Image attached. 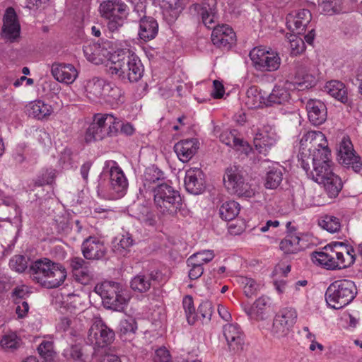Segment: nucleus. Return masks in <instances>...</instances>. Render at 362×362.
<instances>
[{"instance_id": "13", "label": "nucleus", "mask_w": 362, "mask_h": 362, "mask_svg": "<svg viewBox=\"0 0 362 362\" xmlns=\"http://www.w3.org/2000/svg\"><path fill=\"white\" fill-rule=\"evenodd\" d=\"M331 156L319 158H312L308 164V165L299 163L301 168L305 171L308 177L311 178L315 182L321 184L325 178L333 173L332 168Z\"/></svg>"}, {"instance_id": "22", "label": "nucleus", "mask_w": 362, "mask_h": 362, "mask_svg": "<svg viewBox=\"0 0 362 362\" xmlns=\"http://www.w3.org/2000/svg\"><path fill=\"white\" fill-rule=\"evenodd\" d=\"M223 332L230 351L235 352L243 349L244 334L238 325L227 324L223 326Z\"/></svg>"}, {"instance_id": "26", "label": "nucleus", "mask_w": 362, "mask_h": 362, "mask_svg": "<svg viewBox=\"0 0 362 362\" xmlns=\"http://www.w3.org/2000/svg\"><path fill=\"white\" fill-rule=\"evenodd\" d=\"M216 0H207L202 4H197L196 8L202 17L204 25L209 29L216 28V21L218 19Z\"/></svg>"}, {"instance_id": "58", "label": "nucleus", "mask_w": 362, "mask_h": 362, "mask_svg": "<svg viewBox=\"0 0 362 362\" xmlns=\"http://www.w3.org/2000/svg\"><path fill=\"white\" fill-rule=\"evenodd\" d=\"M37 351L42 358L46 361H51L54 356L53 343L51 341H42L38 346Z\"/></svg>"}, {"instance_id": "61", "label": "nucleus", "mask_w": 362, "mask_h": 362, "mask_svg": "<svg viewBox=\"0 0 362 362\" xmlns=\"http://www.w3.org/2000/svg\"><path fill=\"white\" fill-rule=\"evenodd\" d=\"M153 359L155 362H170L171 356L165 347H160L156 350Z\"/></svg>"}, {"instance_id": "45", "label": "nucleus", "mask_w": 362, "mask_h": 362, "mask_svg": "<svg viewBox=\"0 0 362 362\" xmlns=\"http://www.w3.org/2000/svg\"><path fill=\"white\" fill-rule=\"evenodd\" d=\"M31 114L37 119H42L52 114L53 110L51 105L42 100H36L31 104Z\"/></svg>"}, {"instance_id": "14", "label": "nucleus", "mask_w": 362, "mask_h": 362, "mask_svg": "<svg viewBox=\"0 0 362 362\" xmlns=\"http://www.w3.org/2000/svg\"><path fill=\"white\" fill-rule=\"evenodd\" d=\"M339 156L340 163L346 168L351 169L354 173L362 171V158L354 151L353 144L349 139L344 138L341 141Z\"/></svg>"}, {"instance_id": "39", "label": "nucleus", "mask_w": 362, "mask_h": 362, "mask_svg": "<svg viewBox=\"0 0 362 362\" xmlns=\"http://www.w3.org/2000/svg\"><path fill=\"white\" fill-rule=\"evenodd\" d=\"M22 341L15 332L5 333L0 341V346L5 351L13 352L21 345Z\"/></svg>"}, {"instance_id": "30", "label": "nucleus", "mask_w": 362, "mask_h": 362, "mask_svg": "<svg viewBox=\"0 0 362 362\" xmlns=\"http://www.w3.org/2000/svg\"><path fill=\"white\" fill-rule=\"evenodd\" d=\"M163 172L154 165L147 168L143 175V187H140V192H153L157 185H160L158 182L163 178Z\"/></svg>"}, {"instance_id": "8", "label": "nucleus", "mask_w": 362, "mask_h": 362, "mask_svg": "<svg viewBox=\"0 0 362 362\" xmlns=\"http://www.w3.org/2000/svg\"><path fill=\"white\" fill-rule=\"evenodd\" d=\"M128 6L121 0H107L100 4L102 17L108 21L107 28L115 32L121 28L128 16Z\"/></svg>"}, {"instance_id": "27", "label": "nucleus", "mask_w": 362, "mask_h": 362, "mask_svg": "<svg viewBox=\"0 0 362 362\" xmlns=\"http://www.w3.org/2000/svg\"><path fill=\"white\" fill-rule=\"evenodd\" d=\"M199 141L197 139H188L178 141L174 146V151L178 158L183 163L188 162L197 153Z\"/></svg>"}, {"instance_id": "4", "label": "nucleus", "mask_w": 362, "mask_h": 362, "mask_svg": "<svg viewBox=\"0 0 362 362\" xmlns=\"http://www.w3.org/2000/svg\"><path fill=\"white\" fill-rule=\"evenodd\" d=\"M108 308L122 312L127 308L131 295L128 289L122 284L112 281H105L95 287Z\"/></svg>"}, {"instance_id": "41", "label": "nucleus", "mask_w": 362, "mask_h": 362, "mask_svg": "<svg viewBox=\"0 0 362 362\" xmlns=\"http://www.w3.org/2000/svg\"><path fill=\"white\" fill-rule=\"evenodd\" d=\"M240 211V204L235 201H228L223 203L219 209V214L222 219L229 221L234 219Z\"/></svg>"}, {"instance_id": "3", "label": "nucleus", "mask_w": 362, "mask_h": 362, "mask_svg": "<svg viewBox=\"0 0 362 362\" xmlns=\"http://www.w3.org/2000/svg\"><path fill=\"white\" fill-rule=\"evenodd\" d=\"M331 156L328 143L325 134L320 131H308L300 141V150L298 155L299 163L308 165L312 158Z\"/></svg>"}, {"instance_id": "5", "label": "nucleus", "mask_w": 362, "mask_h": 362, "mask_svg": "<svg viewBox=\"0 0 362 362\" xmlns=\"http://www.w3.org/2000/svg\"><path fill=\"white\" fill-rule=\"evenodd\" d=\"M315 83V78L309 74L303 75L302 78L296 77L294 81H286L284 86H275L271 93L264 99L266 106L286 105L291 100L289 89L293 86L299 90L308 89Z\"/></svg>"}, {"instance_id": "57", "label": "nucleus", "mask_w": 362, "mask_h": 362, "mask_svg": "<svg viewBox=\"0 0 362 362\" xmlns=\"http://www.w3.org/2000/svg\"><path fill=\"white\" fill-rule=\"evenodd\" d=\"M53 224L59 233H67L70 230L69 218L65 213L55 215Z\"/></svg>"}, {"instance_id": "2", "label": "nucleus", "mask_w": 362, "mask_h": 362, "mask_svg": "<svg viewBox=\"0 0 362 362\" xmlns=\"http://www.w3.org/2000/svg\"><path fill=\"white\" fill-rule=\"evenodd\" d=\"M30 274L33 281L46 288H58L67 276L64 266L47 258L39 259L33 262L30 267Z\"/></svg>"}, {"instance_id": "6", "label": "nucleus", "mask_w": 362, "mask_h": 362, "mask_svg": "<svg viewBox=\"0 0 362 362\" xmlns=\"http://www.w3.org/2000/svg\"><path fill=\"white\" fill-rule=\"evenodd\" d=\"M354 283L347 279L332 282L325 292V300L329 307L339 310L349 304L356 293Z\"/></svg>"}, {"instance_id": "53", "label": "nucleus", "mask_w": 362, "mask_h": 362, "mask_svg": "<svg viewBox=\"0 0 362 362\" xmlns=\"http://www.w3.org/2000/svg\"><path fill=\"white\" fill-rule=\"evenodd\" d=\"M182 305L188 323L189 325L195 324L197 315H196L192 297L190 296H185L183 298Z\"/></svg>"}, {"instance_id": "18", "label": "nucleus", "mask_w": 362, "mask_h": 362, "mask_svg": "<svg viewBox=\"0 0 362 362\" xmlns=\"http://www.w3.org/2000/svg\"><path fill=\"white\" fill-rule=\"evenodd\" d=\"M186 190L192 194H200L206 188L203 171L199 168H192L186 171L185 177Z\"/></svg>"}, {"instance_id": "23", "label": "nucleus", "mask_w": 362, "mask_h": 362, "mask_svg": "<svg viewBox=\"0 0 362 362\" xmlns=\"http://www.w3.org/2000/svg\"><path fill=\"white\" fill-rule=\"evenodd\" d=\"M306 110L309 121L317 126L323 124L327 116V107L320 100L310 99L306 103Z\"/></svg>"}, {"instance_id": "33", "label": "nucleus", "mask_w": 362, "mask_h": 362, "mask_svg": "<svg viewBox=\"0 0 362 362\" xmlns=\"http://www.w3.org/2000/svg\"><path fill=\"white\" fill-rule=\"evenodd\" d=\"M158 24L152 17H144L140 20L139 35L144 41L154 39L158 34Z\"/></svg>"}, {"instance_id": "49", "label": "nucleus", "mask_w": 362, "mask_h": 362, "mask_svg": "<svg viewBox=\"0 0 362 362\" xmlns=\"http://www.w3.org/2000/svg\"><path fill=\"white\" fill-rule=\"evenodd\" d=\"M319 226L331 233H337L339 231L341 228L339 219L331 215L325 216L322 219L319 221Z\"/></svg>"}, {"instance_id": "9", "label": "nucleus", "mask_w": 362, "mask_h": 362, "mask_svg": "<svg viewBox=\"0 0 362 362\" xmlns=\"http://www.w3.org/2000/svg\"><path fill=\"white\" fill-rule=\"evenodd\" d=\"M223 183L230 194L244 197H252L255 194L250 185L245 182L239 166L230 165L226 169Z\"/></svg>"}, {"instance_id": "43", "label": "nucleus", "mask_w": 362, "mask_h": 362, "mask_svg": "<svg viewBox=\"0 0 362 362\" xmlns=\"http://www.w3.org/2000/svg\"><path fill=\"white\" fill-rule=\"evenodd\" d=\"M357 250H346L344 253L336 252L335 262L338 265L337 269H341L351 266L356 259Z\"/></svg>"}, {"instance_id": "38", "label": "nucleus", "mask_w": 362, "mask_h": 362, "mask_svg": "<svg viewBox=\"0 0 362 362\" xmlns=\"http://www.w3.org/2000/svg\"><path fill=\"white\" fill-rule=\"evenodd\" d=\"M313 262L326 269H337V264L335 262V258L323 251L315 250L312 253Z\"/></svg>"}, {"instance_id": "28", "label": "nucleus", "mask_w": 362, "mask_h": 362, "mask_svg": "<svg viewBox=\"0 0 362 362\" xmlns=\"http://www.w3.org/2000/svg\"><path fill=\"white\" fill-rule=\"evenodd\" d=\"M54 78L62 83H72L78 76V71L71 64H54L52 67Z\"/></svg>"}, {"instance_id": "47", "label": "nucleus", "mask_w": 362, "mask_h": 362, "mask_svg": "<svg viewBox=\"0 0 362 362\" xmlns=\"http://www.w3.org/2000/svg\"><path fill=\"white\" fill-rule=\"evenodd\" d=\"M105 138L99 124L97 121H93L86 129L85 134V140L86 142L103 140Z\"/></svg>"}, {"instance_id": "59", "label": "nucleus", "mask_w": 362, "mask_h": 362, "mask_svg": "<svg viewBox=\"0 0 362 362\" xmlns=\"http://www.w3.org/2000/svg\"><path fill=\"white\" fill-rule=\"evenodd\" d=\"M9 265L12 269L22 273L28 267V258L23 255H15L11 259Z\"/></svg>"}, {"instance_id": "64", "label": "nucleus", "mask_w": 362, "mask_h": 362, "mask_svg": "<svg viewBox=\"0 0 362 362\" xmlns=\"http://www.w3.org/2000/svg\"><path fill=\"white\" fill-rule=\"evenodd\" d=\"M81 321L79 318H74L73 320L69 317H64L60 319L57 324V329L61 331H66L71 325H77Z\"/></svg>"}, {"instance_id": "21", "label": "nucleus", "mask_w": 362, "mask_h": 362, "mask_svg": "<svg viewBox=\"0 0 362 362\" xmlns=\"http://www.w3.org/2000/svg\"><path fill=\"white\" fill-rule=\"evenodd\" d=\"M312 18L311 13L308 9H300L295 14L290 13L286 17L287 28L297 35H302Z\"/></svg>"}, {"instance_id": "24", "label": "nucleus", "mask_w": 362, "mask_h": 362, "mask_svg": "<svg viewBox=\"0 0 362 362\" xmlns=\"http://www.w3.org/2000/svg\"><path fill=\"white\" fill-rule=\"evenodd\" d=\"M70 266L76 281L83 285H88L93 279V272L83 259L80 257L71 259Z\"/></svg>"}, {"instance_id": "56", "label": "nucleus", "mask_w": 362, "mask_h": 362, "mask_svg": "<svg viewBox=\"0 0 362 362\" xmlns=\"http://www.w3.org/2000/svg\"><path fill=\"white\" fill-rule=\"evenodd\" d=\"M343 0H323L321 4L322 11L326 15H333L341 10Z\"/></svg>"}, {"instance_id": "37", "label": "nucleus", "mask_w": 362, "mask_h": 362, "mask_svg": "<svg viewBox=\"0 0 362 362\" xmlns=\"http://www.w3.org/2000/svg\"><path fill=\"white\" fill-rule=\"evenodd\" d=\"M63 356L66 360L72 362H86L89 360V356L84 350V347L80 344L72 345L64 350Z\"/></svg>"}, {"instance_id": "44", "label": "nucleus", "mask_w": 362, "mask_h": 362, "mask_svg": "<svg viewBox=\"0 0 362 362\" xmlns=\"http://www.w3.org/2000/svg\"><path fill=\"white\" fill-rule=\"evenodd\" d=\"M16 240V233L13 227L9 225L6 230L0 226V242L4 249H11Z\"/></svg>"}, {"instance_id": "32", "label": "nucleus", "mask_w": 362, "mask_h": 362, "mask_svg": "<svg viewBox=\"0 0 362 362\" xmlns=\"http://www.w3.org/2000/svg\"><path fill=\"white\" fill-rule=\"evenodd\" d=\"M21 214L15 199L11 197H0V219L11 223L12 217H17Z\"/></svg>"}, {"instance_id": "15", "label": "nucleus", "mask_w": 362, "mask_h": 362, "mask_svg": "<svg viewBox=\"0 0 362 362\" xmlns=\"http://www.w3.org/2000/svg\"><path fill=\"white\" fill-rule=\"evenodd\" d=\"M3 20L2 37L11 42H15L20 37L21 25L14 8H8Z\"/></svg>"}, {"instance_id": "11", "label": "nucleus", "mask_w": 362, "mask_h": 362, "mask_svg": "<svg viewBox=\"0 0 362 362\" xmlns=\"http://www.w3.org/2000/svg\"><path fill=\"white\" fill-rule=\"evenodd\" d=\"M297 312L292 308H284L275 315L270 333L274 338L286 337L297 320Z\"/></svg>"}, {"instance_id": "62", "label": "nucleus", "mask_w": 362, "mask_h": 362, "mask_svg": "<svg viewBox=\"0 0 362 362\" xmlns=\"http://www.w3.org/2000/svg\"><path fill=\"white\" fill-rule=\"evenodd\" d=\"M189 267H191V269L189 271V277L192 280H195L199 278L204 272V269L202 266L199 265V263L194 262H187Z\"/></svg>"}, {"instance_id": "1", "label": "nucleus", "mask_w": 362, "mask_h": 362, "mask_svg": "<svg viewBox=\"0 0 362 362\" xmlns=\"http://www.w3.org/2000/svg\"><path fill=\"white\" fill-rule=\"evenodd\" d=\"M108 73L123 82H137L144 74L139 57L130 49H122L111 56Z\"/></svg>"}, {"instance_id": "36", "label": "nucleus", "mask_w": 362, "mask_h": 362, "mask_svg": "<svg viewBox=\"0 0 362 362\" xmlns=\"http://www.w3.org/2000/svg\"><path fill=\"white\" fill-rule=\"evenodd\" d=\"M321 184L324 185L328 196L331 198L337 197L343 188L341 179L334 173L327 176Z\"/></svg>"}, {"instance_id": "42", "label": "nucleus", "mask_w": 362, "mask_h": 362, "mask_svg": "<svg viewBox=\"0 0 362 362\" xmlns=\"http://www.w3.org/2000/svg\"><path fill=\"white\" fill-rule=\"evenodd\" d=\"M130 286L134 291L139 293L147 292L151 286V278L148 277V275L139 274L131 280Z\"/></svg>"}, {"instance_id": "29", "label": "nucleus", "mask_w": 362, "mask_h": 362, "mask_svg": "<svg viewBox=\"0 0 362 362\" xmlns=\"http://www.w3.org/2000/svg\"><path fill=\"white\" fill-rule=\"evenodd\" d=\"M238 132L235 129L223 131L219 136L220 141L226 145L233 148L235 151L247 154L250 146L242 139L238 137Z\"/></svg>"}, {"instance_id": "34", "label": "nucleus", "mask_w": 362, "mask_h": 362, "mask_svg": "<svg viewBox=\"0 0 362 362\" xmlns=\"http://www.w3.org/2000/svg\"><path fill=\"white\" fill-rule=\"evenodd\" d=\"M326 91L333 98L346 104L349 101L347 88L339 81H331L325 86Z\"/></svg>"}, {"instance_id": "50", "label": "nucleus", "mask_w": 362, "mask_h": 362, "mask_svg": "<svg viewBox=\"0 0 362 362\" xmlns=\"http://www.w3.org/2000/svg\"><path fill=\"white\" fill-rule=\"evenodd\" d=\"M289 43L291 54L297 56L301 54L305 49V45L303 40L297 34H290L286 35Z\"/></svg>"}, {"instance_id": "16", "label": "nucleus", "mask_w": 362, "mask_h": 362, "mask_svg": "<svg viewBox=\"0 0 362 362\" xmlns=\"http://www.w3.org/2000/svg\"><path fill=\"white\" fill-rule=\"evenodd\" d=\"M110 189L113 196L117 199L124 196L128 188V180L120 167L114 162L110 170Z\"/></svg>"}, {"instance_id": "31", "label": "nucleus", "mask_w": 362, "mask_h": 362, "mask_svg": "<svg viewBox=\"0 0 362 362\" xmlns=\"http://www.w3.org/2000/svg\"><path fill=\"white\" fill-rule=\"evenodd\" d=\"M105 81L93 77L87 81L85 86L86 95L92 102H100L105 86Z\"/></svg>"}, {"instance_id": "25", "label": "nucleus", "mask_w": 362, "mask_h": 362, "mask_svg": "<svg viewBox=\"0 0 362 362\" xmlns=\"http://www.w3.org/2000/svg\"><path fill=\"white\" fill-rule=\"evenodd\" d=\"M94 121H97L105 137L116 136L119 130L120 119L112 114H96Z\"/></svg>"}, {"instance_id": "51", "label": "nucleus", "mask_w": 362, "mask_h": 362, "mask_svg": "<svg viewBox=\"0 0 362 362\" xmlns=\"http://www.w3.org/2000/svg\"><path fill=\"white\" fill-rule=\"evenodd\" d=\"M238 282L243 286V291L245 296L248 298L257 294L259 290V284H258L253 279L245 276H239Z\"/></svg>"}, {"instance_id": "7", "label": "nucleus", "mask_w": 362, "mask_h": 362, "mask_svg": "<svg viewBox=\"0 0 362 362\" xmlns=\"http://www.w3.org/2000/svg\"><path fill=\"white\" fill-rule=\"evenodd\" d=\"M153 193L155 206L161 214L173 215L180 209V194L172 186L166 183L160 184L157 185Z\"/></svg>"}, {"instance_id": "19", "label": "nucleus", "mask_w": 362, "mask_h": 362, "mask_svg": "<svg viewBox=\"0 0 362 362\" xmlns=\"http://www.w3.org/2000/svg\"><path fill=\"white\" fill-rule=\"evenodd\" d=\"M276 134L271 126H264L259 129L254 138V145L259 153L266 155L267 151L276 144Z\"/></svg>"}, {"instance_id": "10", "label": "nucleus", "mask_w": 362, "mask_h": 362, "mask_svg": "<svg viewBox=\"0 0 362 362\" xmlns=\"http://www.w3.org/2000/svg\"><path fill=\"white\" fill-rule=\"evenodd\" d=\"M254 68L261 72L276 71L281 65V58L276 52L262 47L253 48L249 54Z\"/></svg>"}, {"instance_id": "48", "label": "nucleus", "mask_w": 362, "mask_h": 362, "mask_svg": "<svg viewBox=\"0 0 362 362\" xmlns=\"http://www.w3.org/2000/svg\"><path fill=\"white\" fill-rule=\"evenodd\" d=\"M213 312V305L211 302H202L196 312L197 321L200 320L202 324L208 323L211 320Z\"/></svg>"}, {"instance_id": "20", "label": "nucleus", "mask_w": 362, "mask_h": 362, "mask_svg": "<svg viewBox=\"0 0 362 362\" xmlns=\"http://www.w3.org/2000/svg\"><path fill=\"white\" fill-rule=\"evenodd\" d=\"M270 304L269 298L261 296L252 305H245L244 311L252 320H264L269 315Z\"/></svg>"}, {"instance_id": "17", "label": "nucleus", "mask_w": 362, "mask_h": 362, "mask_svg": "<svg viewBox=\"0 0 362 362\" xmlns=\"http://www.w3.org/2000/svg\"><path fill=\"white\" fill-rule=\"evenodd\" d=\"M211 41L217 47L229 50L235 42V33L228 25H218L212 31Z\"/></svg>"}, {"instance_id": "60", "label": "nucleus", "mask_w": 362, "mask_h": 362, "mask_svg": "<svg viewBox=\"0 0 362 362\" xmlns=\"http://www.w3.org/2000/svg\"><path fill=\"white\" fill-rule=\"evenodd\" d=\"M300 238L293 234H288L284 239L280 243V249H288L291 247L300 245L301 248L303 247L300 245Z\"/></svg>"}, {"instance_id": "40", "label": "nucleus", "mask_w": 362, "mask_h": 362, "mask_svg": "<svg viewBox=\"0 0 362 362\" xmlns=\"http://www.w3.org/2000/svg\"><path fill=\"white\" fill-rule=\"evenodd\" d=\"M122 96V91L119 87L105 82L101 100L109 104L118 103L121 102Z\"/></svg>"}, {"instance_id": "35", "label": "nucleus", "mask_w": 362, "mask_h": 362, "mask_svg": "<svg viewBox=\"0 0 362 362\" xmlns=\"http://www.w3.org/2000/svg\"><path fill=\"white\" fill-rule=\"evenodd\" d=\"M283 180V168L279 166L269 167L264 177V186L267 189H276Z\"/></svg>"}, {"instance_id": "55", "label": "nucleus", "mask_w": 362, "mask_h": 362, "mask_svg": "<svg viewBox=\"0 0 362 362\" xmlns=\"http://www.w3.org/2000/svg\"><path fill=\"white\" fill-rule=\"evenodd\" d=\"M214 255L213 250H199L197 252L191 255L187 260V262L199 263L202 266L204 263H207L213 259Z\"/></svg>"}, {"instance_id": "54", "label": "nucleus", "mask_w": 362, "mask_h": 362, "mask_svg": "<svg viewBox=\"0 0 362 362\" xmlns=\"http://www.w3.org/2000/svg\"><path fill=\"white\" fill-rule=\"evenodd\" d=\"M136 322L133 317H128L120 320L119 325V330L120 335L122 336L134 334L136 332Z\"/></svg>"}, {"instance_id": "52", "label": "nucleus", "mask_w": 362, "mask_h": 362, "mask_svg": "<svg viewBox=\"0 0 362 362\" xmlns=\"http://www.w3.org/2000/svg\"><path fill=\"white\" fill-rule=\"evenodd\" d=\"M247 98L245 103L250 108H256L260 106L261 103H264V99L258 90L255 87H251L246 92Z\"/></svg>"}, {"instance_id": "12", "label": "nucleus", "mask_w": 362, "mask_h": 362, "mask_svg": "<svg viewBox=\"0 0 362 362\" xmlns=\"http://www.w3.org/2000/svg\"><path fill=\"white\" fill-rule=\"evenodd\" d=\"M115 332L108 327L100 319H97L92 324L88 332L86 342L93 349L105 347L115 339Z\"/></svg>"}, {"instance_id": "63", "label": "nucleus", "mask_w": 362, "mask_h": 362, "mask_svg": "<svg viewBox=\"0 0 362 362\" xmlns=\"http://www.w3.org/2000/svg\"><path fill=\"white\" fill-rule=\"evenodd\" d=\"M103 246V242L98 238L90 236L83 241L82 249H99Z\"/></svg>"}, {"instance_id": "46", "label": "nucleus", "mask_w": 362, "mask_h": 362, "mask_svg": "<svg viewBox=\"0 0 362 362\" xmlns=\"http://www.w3.org/2000/svg\"><path fill=\"white\" fill-rule=\"evenodd\" d=\"M83 53L86 59L94 63L99 64L102 59L100 58L103 49L100 47V45L96 43L88 44L83 47Z\"/></svg>"}]
</instances>
